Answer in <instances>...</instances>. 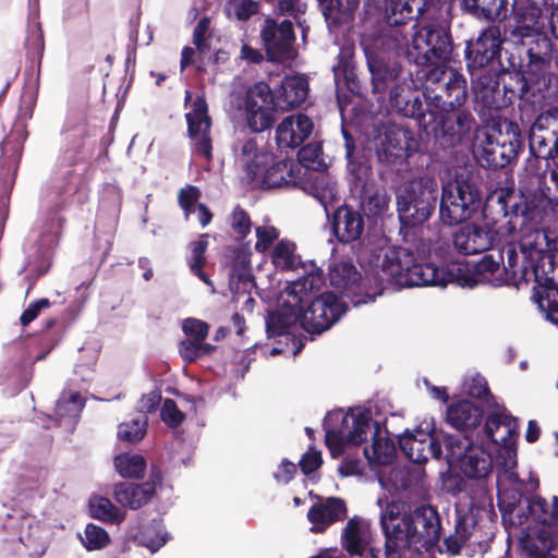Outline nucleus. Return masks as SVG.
<instances>
[{
  "label": "nucleus",
  "instance_id": "1",
  "mask_svg": "<svg viewBox=\"0 0 558 558\" xmlns=\"http://www.w3.org/2000/svg\"><path fill=\"white\" fill-rule=\"evenodd\" d=\"M86 134H68L66 146L57 158L50 177L48 195L51 197V208L54 213L66 209L71 204L85 205L90 196V166L78 170L77 166L86 163L84 156Z\"/></svg>",
  "mask_w": 558,
  "mask_h": 558
},
{
  "label": "nucleus",
  "instance_id": "2",
  "mask_svg": "<svg viewBox=\"0 0 558 558\" xmlns=\"http://www.w3.org/2000/svg\"><path fill=\"white\" fill-rule=\"evenodd\" d=\"M412 105L404 106V118L416 121L426 135L432 136L434 146L444 151L451 150L475 141L480 125L473 113L466 108L428 109L421 98H413Z\"/></svg>",
  "mask_w": 558,
  "mask_h": 558
},
{
  "label": "nucleus",
  "instance_id": "3",
  "mask_svg": "<svg viewBox=\"0 0 558 558\" xmlns=\"http://www.w3.org/2000/svg\"><path fill=\"white\" fill-rule=\"evenodd\" d=\"M519 435V421L505 407L488 413L484 425L476 433L481 446L471 447L461 461L460 471L468 478L480 480L493 471V458L483 447L499 446L508 457L515 454V439Z\"/></svg>",
  "mask_w": 558,
  "mask_h": 558
},
{
  "label": "nucleus",
  "instance_id": "4",
  "mask_svg": "<svg viewBox=\"0 0 558 558\" xmlns=\"http://www.w3.org/2000/svg\"><path fill=\"white\" fill-rule=\"evenodd\" d=\"M391 535H388L387 550L385 558H400V549H433L441 537V519L437 508L424 504L414 508L413 511L404 512L399 522L392 527Z\"/></svg>",
  "mask_w": 558,
  "mask_h": 558
},
{
  "label": "nucleus",
  "instance_id": "5",
  "mask_svg": "<svg viewBox=\"0 0 558 558\" xmlns=\"http://www.w3.org/2000/svg\"><path fill=\"white\" fill-rule=\"evenodd\" d=\"M474 154L484 168L501 169L515 161L523 149L520 126L509 119L493 118L477 130Z\"/></svg>",
  "mask_w": 558,
  "mask_h": 558
},
{
  "label": "nucleus",
  "instance_id": "6",
  "mask_svg": "<svg viewBox=\"0 0 558 558\" xmlns=\"http://www.w3.org/2000/svg\"><path fill=\"white\" fill-rule=\"evenodd\" d=\"M364 54L371 74L372 92L384 98L388 93L389 106L393 112L404 117V106H411L413 98H421V93L411 84L400 80L401 68L385 59L381 51L365 46Z\"/></svg>",
  "mask_w": 558,
  "mask_h": 558
},
{
  "label": "nucleus",
  "instance_id": "7",
  "mask_svg": "<svg viewBox=\"0 0 558 558\" xmlns=\"http://www.w3.org/2000/svg\"><path fill=\"white\" fill-rule=\"evenodd\" d=\"M381 270L389 280L400 287H446L452 279L448 266L438 268L434 264H418L414 253L405 247H390L384 256Z\"/></svg>",
  "mask_w": 558,
  "mask_h": 558
},
{
  "label": "nucleus",
  "instance_id": "8",
  "mask_svg": "<svg viewBox=\"0 0 558 558\" xmlns=\"http://www.w3.org/2000/svg\"><path fill=\"white\" fill-rule=\"evenodd\" d=\"M453 43L451 32L441 24L418 27L408 45L405 57L416 66L415 76L432 68H445L451 60Z\"/></svg>",
  "mask_w": 558,
  "mask_h": 558
},
{
  "label": "nucleus",
  "instance_id": "9",
  "mask_svg": "<svg viewBox=\"0 0 558 558\" xmlns=\"http://www.w3.org/2000/svg\"><path fill=\"white\" fill-rule=\"evenodd\" d=\"M416 78L425 87V92L421 93L425 108H464L468 99V82L462 73L447 65L432 68L427 72L417 74Z\"/></svg>",
  "mask_w": 558,
  "mask_h": 558
},
{
  "label": "nucleus",
  "instance_id": "10",
  "mask_svg": "<svg viewBox=\"0 0 558 558\" xmlns=\"http://www.w3.org/2000/svg\"><path fill=\"white\" fill-rule=\"evenodd\" d=\"M481 203V191L474 178L458 173L453 181L442 185L439 218L447 226L460 225L472 218Z\"/></svg>",
  "mask_w": 558,
  "mask_h": 558
},
{
  "label": "nucleus",
  "instance_id": "11",
  "mask_svg": "<svg viewBox=\"0 0 558 558\" xmlns=\"http://www.w3.org/2000/svg\"><path fill=\"white\" fill-rule=\"evenodd\" d=\"M373 423L368 410L343 413L342 410L329 411L324 418L325 445L332 458L344 452L347 445L359 446L367 440Z\"/></svg>",
  "mask_w": 558,
  "mask_h": 558
},
{
  "label": "nucleus",
  "instance_id": "12",
  "mask_svg": "<svg viewBox=\"0 0 558 558\" xmlns=\"http://www.w3.org/2000/svg\"><path fill=\"white\" fill-rule=\"evenodd\" d=\"M438 203L437 182L427 177L407 182L397 194V213L401 226H422L435 213Z\"/></svg>",
  "mask_w": 558,
  "mask_h": 558
},
{
  "label": "nucleus",
  "instance_id": "13",
  "mask_svg": "<svg viewBox=\"0 0 558 558\" xmlns=\"http://www.w3.org/2000/svg\"><path fill=\"white\" fill-rule=\"evenodd\" d=\"M502 263V254L498 253L497 257L486 254L476 263L449 264L448 275L452 282L463 288H474L477 284L501 287L508 283L507 270L501 268Z\"/></svg>",
  "mask_w": 558,
  "mask_h": 558
},
{
  "label": "nucleus",
  "instance_id": "14",
  "mask_svg": "<svg viewBox=\"0 0 558 558\" xmlns=\"http://www.w3.org/2000/svg\"><path fill=\"white\" fill-rule=\"evenodd\" d=\"M242 109L246 124L253 133L270 130L277 121L276 113L280 110L272 89L264 81L255 82L246 88Z\"/></svg>",
  "mask_w": 558,
  "mask_h": 558
},
{
  "label": "nucleus",
  "instance_id": "15",
  "mask_svg": "<svg viewBox=\"0 0 558 558\" xmlns=\"http://www.w3.org/2000/svg\"><path fill=\"white\" fill-rule=\"evenodd\" d=\"M504 41L499 25H488L475 40L466 41L464 58L472 77L495 71L493 66L495 60L500 58Z\"/></svg>",
  "mask_w": 558,
  "mask_h": 558
},
{
  "label": "nucleus",
  "instance_id": "16",
  "mask_svg": "<svg viewBox=\"0 0 558 558\" xmlns=\"http://www.w3.org/2000/svg\"><path fill=\"white\" fill-rule=\"evenodd\" d=\"M344 312L338 295L326 291L302 303L301 327L311 335H320L338 322Z\"/></svg>",
  "mask_w": 558,
  "mask_h": 558
},
{
  "label": "nucleus",
  "instance_id": "17",
  "mask_svg": "<svg viewBox=\"0 0 558 558\" xmlns=\"http://www.w3.org/2000/svg\"><path fill=\"white\" fill-rule=\"evenodd\" d=\"M420 149V141L409 128L389 123L385 125L377 147V158L387 165L402 166Z\"/></svg>",
  "mask_w": 558,
  "mask_h": 558
},
{
  "label": "nucleus",
  "instance_id": "18",
  "mask_svg": "<svg viewBox=\"0 0 558 558\" xmlns=\"http://www.w3.org/2000/svg\"><path fill=\"white\" fill-rule=\"evenodd\" d=\"M530 153L546 161L558 159V107L541 112L529 132Z\"/></svg>",
  "mask_w": 558,
  "mask_h": 558
},
{
  "label": "nucleus",
  "instance_id": "19",
  "mask_svg": "<svg viewBox=\"0 0 558 558\" xmlns=\"http://www.w3.org/2000/svg\"><path fill=\"white\" fill-rule=\"evenodd\" d=\"M330 284L355 306L374 302L380 291L369 292L365 279L351 263H336L329 268Z\"/></svg>",
  "mask_w": 558,
  "mask_h": 558
},
{
  "label": "nucleus",
  "instance_id": "20",
  "mask_svg": "<svg viewBox=\"0 0 558 558\" xmlns=\"http://www.w3.org/2000/svg\"><path fill=\"white\" fill-rule=\"evenodd\" d=\"M260 38L266 49L267 59L274 63H283L292 58L295 41L293 24L283 20L278 24L274 19H266L260 31Z\"/></svg>",
  "mask_w": 558,
  "mask_h": 558
},
{
  "label": "nucleus",
  "instance_id": "21",
  "mask_svg": "<svg viewBox=\"0 0 558 558\" xmlns=\"http://www.w3.org/2000/svg\"><path fill=\"white\" fill-rule=\"evenodd\" d=\"M192 107V110L185 114V119L193 150L197 156L210 161L213 159L211 119L205 97H196Z\"/></svg>",
  "mask_w": 558,
  "mask_h": 558
},
{
  "label": "nucleus",
  "instance_id": "22",
  "mask_svg": "<svg viewBox=\"0 0 558 558\" xmlns=\"http://www.w3.org/2000/svg\"><path fill=\"white\" fill-rule=\"evenodd\" d=\"M538 186L535 191H527L518 194V209H515L514 220L520 219V228L529 225H541L547 216V208L550 204L548 196L549 187L546 186L545 178L537 177Z\"/></svg>",
  "mask_w": 558,
  "mask_h": 558
},
{
  "label": "nucleus",
  "instance_id": "23",
  "mask_svg": "<svg viewBox=\"0 0 558 558\" xmlns=\"http://www.w3.org/2000/svg\"><path fill=\"white\" fill-rule=\"evenodd\" d=\"M182 330L187 336L179 343V354L186 363H194L205 356L211 355L216 347L205 343L209 325L201 319L189 317L183 320Z\"/></svg>",
  "mask_w": 558,
  "mask_h": 558
},
{
  "label": "nucleus",
  "instance_id": "24",
  "mask_svg": "<svg viewBox=\"0 0 558 558\" xmlns=\"http://www.w3.org/2000/svg\"><path fill=\"white\" fill-rule=\"evenodd\" d=\"M331 233L341 244L360 240L365 230L364 215L353 205L342 204L328 216Z\"/></svg>",
  "mask_w": 558,
  "mask_h": 558
},
{
  "label": "nucleus",
  "instance_id": "25",
  "mask_svg": "<svg viewBox=\"0 0 558 558\" xmlns=\"http://www.w3.org/2000/svg\"><path fill=\"white\" fill-rule=\"evenodd\" d=\"M426 0H384L383 17L386 25L395 28L393 40L405 39L402 28L416 21L425 11Z\"/></svg>",
  "mask_w": 558,
  "mask_h": 558
},
{
  "label": "nucleus",
  "instance_id": "26",
  "mask_svg": "<svg viewBox=\"0 0 558 558\" xmlns=\"http://www.w3.org/2000/svg\"><path fill=\"white\" fill-rule=\"evenodd\" d=\"M399 448L413 463L424 464L429 458L439 459L442 453L441 444L434 434L422 429L405 432L399 437Z\"/></svg>",
  "mask_w": 558,
  "mask_h": 558
},
{
  "label": "nucleus",
  "instance_id": "27",
  "mask_svg": "<svg viewBox=\"0 0 558 558\" xmlns=\"http://www.w3.org/2000/svg\"><path fill=\"white\" fill-rule=\"evenodd\" d=\"M556 533L546 527L527 525L522 529L519 548L526 558H558Z\"/></svg>",
  "mask_w": 558,
  "mask_h": 558
},
{
  "label": "nucleus",
  "instance_id": "28",
  "mask_svg": "<svg viewBox=\"0 0 558 558\" xmlns=\"http://www.w3.org/2000/svg\"><path fill=\"white\" fill-rule=\"evenodd\" d=\"M524 259L520 268V277L524 281H534V286L557 284L550 272H554V256L544 250L531 246L522 250Z\"/></svg>",
  "mask_w": 558,
  "mask_h": 558
},
{
  "label": "nucleus",
  "instance_id": "29",
  "mask_svg": "<svg viewBox=\"0 0 558 558\" xmlns=\"http://www.w3.org/2000/svg\"><path fill=\"white\" fill-rule=\"evenodd\" d=\"M369 524L359 517L349 519L341 534V546L351 556L380 558V550L369 544Z\"/></svg>",
  "mask_w": 558,
  "mask_h": 558
},
{
  "label": "nucleus",
  "instance_id": "30",
  "mask_svg": "<svg viewBox=\"0 0 558 558\" xmlns=\"http://www.w3.org/2000/svg\"><path fill=\"white\" fill-rule=\"evenodd\" d=\"M347 149V169H348V184L350 192L353 196L372 189L376 185V181L373 178V170L369 162L363 156H354V141L353 137L343 131Z\"/></svg>",
  "mask_w": 558,
  "mask_h": 558
},
{
  "label": "nucleus",
  "instance_id": "31",
  "mask_svg": "<svg viewBox=\"0 0 558 558\" xmlns=\"http://www.w3.org/2000/svg\"><path fill=\"white\" fill-rule=\"evenodd\" d=\"M513 8L511 15L514 20V26L509 31V37L515 43H523L524 38L538 34L543 27V11L537 7L535 0H525L517 5L515 0L510 2Z\"/></svg>",
  "mask_w": 558,
  "mask_h": 558
},
{
  "label": "nucleus",
  "instance_id": "32",
  "mask_svg": "<svg viewBox=\"0 0 558 558\" xmlns=\"http://www.w3.org/2000/svg\"><path fill=\"white\" fill-rule=\"evenodd\" d=\"M518 194L513 187H497L489 192L483 205V215L493 223H498L504 218H510L509 223L515 228V209H518Z\"/></svg>",
  "mask_w": 558,
  "mask_h": 558
},
{
  "label": "nucleus",
  "instance_id": "33",
  "mask_svg": "<svg viewBox=\"0 0 558 558\" xmlns=\"http://www.w3.org/2000/svg\"><path fill=\"white\" fill-rule=\"evenodd\" d=\"M279 307L270 312L266 317V330L268 337H279L289 333V329L295 324H301L303 296L287 295Z\"/></svg>",
  "mask_w": 558,
  "mask_h": 558
},
{
  "label": "nucleus",
  "instance_id": "34",
  "mask_svg": "<svg viewBox=\"0 0 558 558\" xmlns=\"http://www.w3.org/2000/svg\"><path fill=\"white\" fill-rule=\"evenodd\" d=\"M459 5L464 14L490 25L507 21L513 11L510 0H459Z\"/></svg>",
  "mask_w": 558,
  "mask_h": 558
},
{
  "label": "nucleus",
  "instance_id": "35",
  "mask_svg": "<svg viewBox=\"0 0 558 558\" xmlns=\"http://www.w3.org/2000/svg\"><path fill=\"white\" fill-rule=\"evenodd\" d=\"M473 78V90L478 105L488 110L507 108V99L500 88L498 71L478 73Z\"/></svg>",
  "mask_w": 558,
  "mask_h": 558
},
{
  "label": "nucleus",
  "instance_id": "36",
  "mask_svg": "<svg viewBox=\"0 0 558 558\" xmlns=\"http://www.w3.org/2000/svg\"><path fill=\"white\" fill-rule=\"evenodd\" d=\"M314 130V123L306 114L284 118L276 129V141L280 148H296L307 140Z\"/></svg>",
  "mask_w": 558,
  "mask_h": 558
},
{
  "label": "nucleus",
  "instance_id": "37",
  "mask_svg": "<svg viewBox=\"0 0 558 558\" xmlns=\"http://www.w3.org/2000/svg\"><path fill=\"white\" fill-rule=\"evenodd\" d=\"M308 81L305 75H286L278 87L272 90L277 107L281 111H290L300 107L308 95Z\"/></svg>",
  "mask_w": 558,
  "mask_h": 558
},
{
  "label": "nucleus",
  "instance_id": "38",
  "mask_svg": "<svg viewBox=\"0 0 558 558\" xmlns=\"http://www.w3.org/2000/svg\"><path fill=\"white\" fill-rule=\"evenodd\" d=\"M493 244L492 231L483 226L466 223L453 234V245L464 255L487 251Z\"/></svg>",
  "mask_w": 558,
  "mask_h": 558
},
{
  "label": "nucleus",
  "instance_id": "39",
  "mask_svg": "<svg viewBox=\"0 0 558 558\" xmlns=\"http://www.w3.org/2000/svg\"><path fill=\"white\" fill-rule=\"evenodd\" d=\"M483 418V408L470 400L451 403L446 411V422L464 434L477 432Z\"/></svg>",
  "mask_w": 558,
  "mask_h": 558
},
{
  "label": "nucleus",
  "instance_id": "40",
  "mask_svg": "<svg viewBox=\"0 0 558 558\" xmlns=\"http://www.w3.org/2000/svg\"><path fill=\"white\" fill-rule=\"evenodd\" d=\"M347 517L345 502L338 497H329L324 502L314 504L307 511V520L313 524V533H322L326 527Z\"/></svg>",
  "mask_w": 558,
  "mask_h": 558
},
{
  "label": "nucleus",
  "instance_id": "41",
  "mask_svg": "<svg viewBox=\"0 0 558 558\" xmlns=\"http://www.w3.org/2000/svg\"><path fill=\"white\" fill-rule=\"evenodd\" d=\"M113 497L121 506L136 510L148 504L154 495L149 484L121 482L114 485Z\"/></svg>",
  "mask_w": 558,
  "mask_h": 558
},
{
  "label": "nucleus",
  "instance_id": "42",
  "mask_svg": "<svg viewBox=\"0 0 558 558\" xmlns=\"http://www.w3.org/2000/svg\"><path fill=\"white\" fill-rule=\"evenodd\" d=\"M329 27H340L354 20L360 0H317Z\"/></svg>",
  "mask_w": 558,
  "mask_h": 558
},
{
  "label": "nucleus",
  "instance_id": "43",
  "mask_svg": "<svg viewBox=\"0 0 558 558\" xmlns=\"http://www.w3.org/2000/svg\"><path fill=\"white\" fill-rule=\"evenodd\" d=\"M359 198V209L367 218H381L389 208L390 195L384 186L378 184L367 189L366 191L355 195Z\"/></svg>",
  "mask_w": 558,
  "mask_h": 558
},
{
  "label": "nucleus",
  "instance_id": "44",
  "mask_svg": "<svg viewBox=\"0 0 558 558\" xmlns=\"http://www.w3.org/2000/svg\"><path fill=\"white\" fill-rule=\"evenodd\" d=\"M531 519L534 526L546 527L556 533L558 526V497L550 500L542 496L531 497Z\"/></svg>",
  "mask_w": 558,
  "mask_h": 558
},
{
  "label": "nucleus",
  "instance_id": "45",
  "mask_svg": "<svg viewBox=\"0 0 558 558\" xmlns=\"http://www.w3.org/2000/svg\"><path fill=\"white\" fill-rule=\"evenodd\" d=\"M551 43L548 38L544 37L535 41V46H531L525 50L526 62H524V72L538 81L539 77L545 75L546 69L549 65Z\"/></svg>",
  "mask_w": 558,
  "mask_h": 558
},
{
  "label": "nucleus",
  "instance_id": "46",
  "mask_svg": "<svg viewBox=\"0 0 558 558\" xmlns=\"http://www.w3.org/2000/svg\"><path fill=\"white\" fill-rule=\"evenodd\" d=\"M374 425V437L371 447L364 448V456L369 463L378 465H388L392 463L396 458L397 449L395 442L389 438H381L380 425L378 422L373 421Z\"/></svg>",
  "mask_w": 558,
  "mask_h": 558
},
{
  "label": "nucleus",
  "instance_id": "47",
  "mask_svg": "<svg viewBox=\"0 0 558 558\" xmlns=\"http://www.w3.org/2000/svg\"><path fill=\"white\" fill-rule=\"evenodd\" d=\"M271 155L259 153L255 138H247L242 143L240 159L243 163L244 171L251 181H254L262 172Z\"/></svg>",
  "mask_w": 558,
  "mask_h": 558
},
{
  "label": "nucleus",
  "instance_id": "48",
  "mask_svg": "<svg viewBox=\"0 0 558 558\" xmlns=\"http://www.w3.org/2000/svg\"><path fill=\"white\" fill-rule=\"evenodd\" d=\"M325 282L324 272L319 269H312L301 278L292 281L286 288L287 295L303 296V303L312 299V294L317 292Z\"/></svg>",
  "mask_w": 558,
  "mask_h": 558
},
{
  "label": "nucleus",
  "instance_id": "49",
  "mask_svg": "<svg viewBox=\"0 0 558 558\" xmlns=\"http://www.w3.org/2000/svg\"><path fill=\"white\" fill-rule=\"evenodd\" d=\"M250 263V256L246 253L240 248L233 251V256L229 264L230 290H239L240 283L245 284L252 280Z\"/></svg>",
  "mask_w": 558,
  "mask_h": 558
},
{
  "label": "nucleus",
  "instance_id": "50",
  "mask_svg": "<svg viewBox=\"0 0 558 558\" xmlns=\"http://www.w3.org/2000/svg\"><path fill=\"white\" fill-rule=\"evenodd\" d=\"M536 83L534 77L526 73H514L509 75V82L505 83L502 90L507 99V107L513 105L517 99H523L530 93L533 84Z\"/></svg>",
  "mask_w": 558,
  "mask_h": 558
},
{
  "label": "nucleus",
  "instance_id": "51",
  "mask_svg": "<svg viewBox=\"0 0 558 558\" xmlns=\"http://www.w3.org/2000/svg\"><path fill=\"white\" fill-rule=\"evenodd\" d=\"M89 512L94 519L108 523H121L124 513L107 497H93L89 500Z\"/></svg>",
  "mask_w": 558,
  "mask_h": 558
},
{
  "label": "nucleus",
  "instance_id": "52",
  "mask_svg": "<svg viewBox=\"0 0 558 558\" xmlns=\"http://www.w3.org/2000/svg\"><path fill=\"white\" fill-rule=\"evenodd\" d=\"M263 171L262 184L265 189L282 187L292 181V165L288 160L275 162Z\"/></svg>",
  "mask_w": 558,
  "mask_h": 558
},
{
  "label": "nucleus",
  "instance_id": "53",
  "mask_svg": "<svg viewBox=\"0 0 558 558\" xmlns=\"http://www.w3.org/2000/svg\"><path fill=\"white\" fill-rule=\"evenodd\" d=\"M296 245L287 239L280 240L271 255L272 264L280 270H293L301 263L295 255Z\"/></svg>",
  "mask_w": 558,
  "mask_h": 558
},
{
  "label": "nucleus",
  "instance_id": "54",
  "mask_svg": "<svg viewBox=\"0 0 558 558\" xmlns=\"http://www.w3.org/2000/svg\"><path fill=\"white\" fill-rule=\"evenodd\" d=\"M114 466L122 477L140 478L146 470V460L141 454H119Z\"/></svg>",
  "mask_w": 558,
  "mask_h": 558
},
{
  "label": "nucleus",
  "instance_id": "55",
  "mask_svg": "<svg viewBox=\"0 0 558 558\" xmlns=\"http://www.w3.org/2000/svg\"><path fill=\"white\" fill-rule=\"evenodd\" d=\"M147 426L148 420L145 415L122 422L118 425V437L123 441L136 444L147 434Z\"/></svg>",
  "mask_w": 558,
  "mask_h": 558
},
{
  "label": "nucleus",
  "instance_id": "56",
  "mask_svg": "<svg viewBox=\"0 0 558 558\" xmlns=\"http://www.w3.org/2000/svg\"><path fill=\"white\" fill-rule=\"evenodd\" d=\"M298 161L307 169L323 171L327 168L320 142H311L298 151Z\"/></svg>",
  "mask_w": 558,
  "mask_h": 558
},
{
  "label": "nucleus",
  "instance_id": "57",
  "mask_svg": "<svg viewBox=\"0 0 558 558\" xmlns=\"http://www.w3.org/2000/svg\"><path fill=\"white\" fill-rule=\"evenodd\" d=\"M446 458L448 462L461 465V461L469 453V449L474 447V444L465 436L460 438L458 436L449 435L445 438Z\"/></svg>",
  "mask_w": 558,
  "mask_h": 558
},
{
  "label": "nucleus",
  "instance_id": "58",
  "mask_svg": "<svg viewBox=\"0 0 558 558\" xmlns=\"http://www.w3.org/2000/svg\"><path fill=\"white\" fill-rule=\"evenodd\" d=\"M525 494L515 488H504L498 490L497 504L501 513L502 523L508 519L519 504L524 502Z\"/></svg>",
  "mask_w": 558,
  "mask_h": 558
},
{
  "label": "nucleus",
  "instance_id": "59",
  "mask_svg": "<svg viewBox=\"0 0 558 558\" xmlns=\"http://www.w3.org/2000/svg\"><path fill=\"white\" fill-rule=\"evenodd\" d=\"M82 543L88 551L101 550L109 545L110 536L104 527L88 523Z\"/></svg>",
  "mask_w": 558,
  "mask_h": 558
},
{
  "label": "nucleus",
  "instance_id": "60",
  "mask_svg": "<svg viewBox=\"0 0 558 558\" xmlns=\"http://www.w3.org/2000/svg\"><path fill=\"white\" fill-rule=\"evenodd\" d=\"M85 405V400L80 392H71L68 397L62 396L56 403V415L59 417H75Z\"/></svg>",
  "mask_w": 558,
  "mask_h": 558
},
{
  "label": "nucleus",
  "instance_id": "61",
  "mask_svg": "<svg viewBox=\"0 0 558 558\" xmlns=\"http://www.w3.org/2000/svg\"><path fill=\"white\" fill-rule=\"evenodd\" d=\"M276 10L281 15L291 16L295 21L296 25L302 29L303 37L306 36V32L310 29V26L306 25V21L304 19L305 8L298 5L296 0H280Z\"/></svg>",
  "mask_w": 558,
  "mask_h": 558
},
{
  "label": "nucleus",
  "instance_id": "62",
  "mask_svg": "<svg viewBox=\"0 0 558 558\" xmlns=\"http://www.w3.org/2000/svg\"><path fill=\"white\" fill-rule=\"evenodd\" d=\"M230 226L236 234V239L244 240L252 230L250 214L242 206L236 205L230 216Z\"/></svg>",
  "mask_w": 558,
  "mask_h": 558
},
{
  "label": "nucleus",
  "instance_id": "63",
  "mask_svg": "<svg viewBox=\"0 0 558 558\" xmlns=\"http://www.w3.org/2000/svg\"><path fill=\"white\" fill-rule=\"evenodd\" d=\"M210 20L203 16L196 24L193 31V44L199 56L206 54L210 50L209 34Z\"/></svg>",
  "mask_w": 558,
  "mask_h": 558
},
{
  "label": "nucleus",
  "instance_id": "64",
  "mask_svg": "<svg viewBox=\"0 0 558 558\" xmlns=\"http://www.w3.org/2000/svg\"><path fill=\"white\" fill-rule=\"evenodd\" d=\"M160 417L168 427L177 428L185 420V414L179 409L174 400L168 398L162 403Z\"/></svg>",
  "mask_w": 558,
  "mask_h": 558
}]
</instances>
